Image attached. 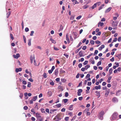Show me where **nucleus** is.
<instances>
[{
    "instance_id": "1",
    "label": "nucleus",
    "mask_w": 121,
    "mask_h": 121,
    "mask_svg": "<svg viewBox=\"0 0 121 121\" xmlns=\"http://www.w3.org/2000/svg\"><path fill=\"white\" fill-rule=\"evenodd\" d=\"M117 114L116 112H114L110 117L111 120H114L116 119L117 117Z\"/></svg>"
},
{
    "instance_id": "2",
    "label": "nucleus",
    "mask_w": 121,
    "mask_h": 121,
    "mask_svg": "<svg viewBox=\"0 0 121 121\" xmlns=\"http://www.w3.org/2000/svg\"><path fill=\"white\" fill-rule=\"evenodd\" d=\"M104 114V111H101L99 113V118L101 120H102L103 119V116Z\"/></svg>"
},
{
    "instance_id": "3",
    "label": "nucleus",
    "mask_w": 121,
    "mask_h": 121,
    "mask_svg": "<svg viewBox=\"0 0 121 121\" xmlns=\"http://www.w3.org/2000/svg\"><path fill=\"white\" fill-rule=\"evenodd\" d=\"M61 115L60 114H58L54 118V120L56 119H57L58 120H60L61 119V118H60Z\"/></svg>"
},
{
    "instance_id": "4",
    "label": "nucleus",
    "mask_w": 121,
    "mask_h": 121,
    "mask_svg": "<svg viewBox=\"0 0 121 121\" xmlns=\"http://www.w3.org/2000/svg\"><path fill=\"white\" fill-rule=\"evenodd\" d=\"M118 22H115L113 21L112 23V27L116 26H117Z\"/></svg>"
},
{
    "instance_id": "5",
    "label": "nucleus",
    "mask_w": 121,
    "mask_h": 121,
    "mask_svg": "<svg viewBox=\"0 0 121 121\" xmlns=\"http://www.w3.org/2000/svg\"><path fill=\"white\" fill-rule=\"evenodd\" d=\"M82 91V89H80L78 90V91L77 92V95L78 96H80L81 95V93Z\"/></svg>"
},
{
    "instance_id": "6",
    "label": "nucleus",
    "mask_w": 121,
    "mask_h": 121,
    "mask_svg": "<svg viewBox=\"0 0 121 121\" xmlns=\"http://www.w3.org/2000/svg\"><path fill=\"white\" fill-rule=\"evenodd\" d=\"M13 56L14 58L17 59L20 57V55L19 53H17L16 54V55H13Z\"/></svg>"
},
{
    "instance_id": "7",
    "label": "nucleus",
    "mask_w": 121,
    "mask_h": 121,
    "mask_svg": "<svg viewBox=\"0 0 121 121\" xmlns=\"http://www.w3.org/2000/svg\"><path fill=\"white\" fill-rule=\"evenodd\" d=\"M89 109H86L85 110H84V112H87V115H90V112H88V111H89Z\"/></svg>"
},
{
    "instance_id": "8",
    "label": "nucleus",
    "mask_w": 121,
    "mask_h": 121,
    "mask_svg": "<svg viewBox=\"0 0 121 121\" xmlns=\"http://www.w3.org/2000/svg\"><path fill=\"white\" fill-rule=\"evenodd\" d=\"M112 8L111 7H110L108 8L105 11V13H107L109 12L112 9Z\"/></svg>"
},
{
    "instance_id": "9",
    "label": "nucleus",
    "mask_w": 121,
    "mask_h": 121,
    "mask_svg": "<svg viewBox=\"0 0 121 121\" xmlns=\"http://www.w3.org/2000/svg\"><path fill=\"white\" fill-rule=\"evenodd\" d=\"M110 92L109 89H108L106 91V93L105 94V96L106 97L108 95Z\"/></svg>"
},
{
    "instance_id": "10",
    "label": "nucleus",
    "mask_w": 121,
    "mask_h": 121,
    "mask_svg": "<svg viewBox=\"0 0 121 121\" xmlns=\"http://www.w3.org/2000/svg\"><path fill=\"white\" fill-rule=\"evenodd\" d=\"M33 58L34 59H35V57L34 56L33 58L32 56H31L30 57V63L31 64H32L33 63Z\"/></svg>"
},
{
    "instance_id": "11",
    "label": "nucleus",
    "mask_w": 121,
    "mask_h": 121,
    "mask_svg": "<svg viewBox=\"0 0 121 121\" xmlns=\"http://www.w3.org/2000/svg\"><path fill=\"white\" fill-rule=\"evenodd\" d=\"M22 68H16V69L15 71L17 73L18 72H20L22 71Z\"/></svg>"
},
{
    "instance_id": "12",
    "label": "nucleus",
    "mask_w": 121,
    "mask_h": 121,
    "mask_svg": "<svg viewBox=\"0 0 121 121\" xmlns=\"http://www.w3.org/2000/svg\"><path fill=\"white\" fill-rule=\"evenodd\" d=\"M79 54L80 57L84 56L83 54V52L82 51H80L79 53Z\"/></svg>"
},
{
    "instance_id": "13",
    "label": "nucleus",
    "mask_w": 121,
    "mask_h": 121,
    "mask_svg": "<svg viewBox=\"0 0 121 121\" xmlns=\"http://www.w3.org/2000/svg\"><path fill=\"white\" fill-rule=\"evenodd\" d=\"M47 94L48 97H50L52 95V92L51 91H49L47 93Z\"/></svg>"
},
{
    "instance_id": "14",
    "label": "nucleus",
    "mask_w": 121,
    "mask_h": 121,
    "mask_svg": "<svg viewBox=\"0 0 121 121\" xmlns=\"http://www.w3.org/2000/svg\"><path fill=\"white\" fill-rule=\"evenodd\" d=\"M112 101L114 102H117L118 101L117 99L116 98H113Z\"/></svg>"
},
{
    "instance_id": "15",
    "label": "nucleus",
    "mask_w": 121,
    "mask_h": 121,
    "mask_svg": "<svg viewBox=\"0 0 121 121\" xmlns=\"http://www.w3.org/2000/svg\"><path fill=\"white\" fill-rule=\"evenodd\" d=\"M55 74L56 76L58 74V69H55L54 71Z\"/></svg>"
},
{
    "instance_id": "16",
    "label": "nucleus",
    "mask_w": 121,
    "mask_h": 121,
    "mask_svg": "<svg viewBox=\"0 0 121 121\" xmlns=\"http://www.w3.org/2000/svg\"><path fill=\"white\" fill-rule=\"evenodd\" d=\"M59 72L60 73H65V71L63 70V69H62L61 68L60 69Z\"/></svg>"
},
{
    "instance_id": "17",
    "label": "nucleus",
    "mask_w": 121,
    "mask_h": 121,
    "mask_svg": "<svg viewBox=\"0 0 121 121\" xmlns=\"http://www.w3.org/2000/svg\"><path fill=\"white\" fill-rule=\"evenodd\" d=\"M36 117L38 118H40L41 117L40 114L38 112L36 113Z\"/></svg>"
},
{
    "instance_id": "18",
    "label": "nucleus",
    "mask_w": 121,
    "mask_h": 121,
    "mask_svg": "<svg viewBox=\"0 0 121 121\" xmlns=\"http://www.w3.org/2000/svg\"><path fill=\"white\" fill-rule=\"evenodd\" d=\"M50 39V40L51 41L52 43H53L54 44H55L56 43V42L55 40L53 39L52 38H51Z\"/></svg>"
},
{
    "instance_id": "19",
    "label": "nucleus",
    "mask_w": 121,
    "mask_h": 121,
    "mask_svg": "<svg viewBox=\"0 0 121 121\" xmlns=\"http://www.w3.org/2000/svg\"><path fill=\"white\" fill-rule=\"evenodd\" d=\"M96 90H98L100 89H101V86L100 85H99L98 86H96L95 87Z\"/></svg>"
},
{
    "instance_id": "20",
    "label": "nucleus",
    "mask_w": 121,
    "mask_h": 121,
    "mask_svg": "<svg viewBox=\"0 0 121 121\" xmlns=\"http://www.w3.org/2000/svg\"><path fill=\"white\" fill-rule=\"evenodd\" d=\"M73 105H70V106L69 107V110H71V111L73 109Z\"/></svg>"
},
{
    "instance_id": "21",
    "label": "nucleus",
    "mask_w": 121,
    "mask_h": 121,
    "mask_svg": "<svg viewBox=\"0 0 121 121\" xmlns=\"http://www.w3.org/2000/svg\"><path fill=\"white\" fill-rule=\"evenodd\" d=\"M100 24V26H102L104 25V23L103 22H99L98 24V26L99 27V25Z\"/></svg>"
},
{
    "instance_id": "22",
    "label": "nucleus",
    "mask_w": 121,
    "mask_h": 121,
    "mask_svg": "<svg viewBox=\"0 0 121 121\" xmlns=\"http://www.w3.org/2000/svg\"><path fill=\"white\" fill-rule=\"evenodd\" d=\"M63 28L62 25H61L60 26V29L59 30V31L60 32L61 31H62L63 30Z\"/></svg>"
},
{
    "instance_id": "23",
    "label": "nucleus",
    "mask_w": 121,
    "mask_h": 121,
    "mask_svg": "<svg viewBox=\"0 0 121 121\" xmlns=\"http://www.w3.org/2000/svg\"><path fill=\"white\" fill-rule=\"evenodd\" d=\"M66 39L67 42L69 43V40L68 36L67 35H66Z\"/></svg>"
},
{
    "instance_id": "24",
    "label": "nucleus",
    "mask_w": 121,
    "mask_h": 121,
    "mask_svg": "<svg viewBox=\"0 0 121 121\" xmlns=\"http://www.w3.org/2000/svg\"><path fill=\"white\" fill-rule=\"evenodd\" d=\"M37 96H34L32 99L34 101H35L37 99Z\"/></svg>"
},
{
    "instance_id": "25",
    "label": "nucleus",
    "mask_w": 121,
    "mask_h": 121,
    "mask_svg": "<svg viewBox=\"0 0 121 121\" xmlns=\"http://www.w3.org/2000/svg\"><path fill=\"white\" fill-rule=\"evenodd\" d=\"M96 7V5L95 4L93 5L91 7H90V9H91V8L92 9H94Z\"/></svg>"
},
{
    "instance_id": "26",
    "label": "nucleus",
    "mask_w": 121,
    "mask_h": 121,
    "mask_svg": "<svg viewBox=\"0 0 121 121\" xmlns=\"http://www.w3.org/2000/svg\"><path fill=\"white\" fill-rule=\"evenodd\" d=\"M57 110V109H51L50 110V113H52L54 112Z\"/></svg>"
},
{
    "instance_id": "27",
    "label": "nucleus",
    "mask_w": 121,
    "mask_h": 121,
    "mask_svg": "<svg viewBox=\"0 0 121 121\" xmlns=\"http://www.w3.org/2000/svg\"><path fill=\"white\" fill-rule=\"evenodd\" d=\"M111 78H112V77L111 76H110L109 77V78H108L107 80V82L108 83H109L110 82V80H111Z\"/></svg>"
},
{
    "instance_id": "28",
    "label": "nucleus",
    "mask_w": 121,
    "mask_h": 121,
    "mask_svg": "<svg viewBox=\"0 0 121 121\" xmlns=\"http://www.w3.org/2000/svg\"><path fill=\"white\" fill-rule=\"evenodd\" d=\"M104 4H103L101 5V6L99 8V10H100L101 9L103 8V7L104 6Z\"/></svg>"
},
{
    "instance_id": "29",
    "label": "nucleus",
    "mask_w": 121,
    "mask_h": 121,
    "mask_svg": "<svg viewBox=\"0 0 121 121\" xmlns=\"http://www.w3.org/2000/svg\"><path fill=\"white\" fill-rule=\"evenodd\" d=\"M90 66L89 65H87L85 66V68L86 70H87L88 68H90Z\"/></svg>"
},
{
    "instance_id": "30",
    "label": "nucleus",
    "mask_w": 121,
    "mask_h": 121,
    "mask_svg": "<svg viewBox=\"0 0 121 121\" xmlns=\"http://www.w3.org/2000/svg\"><path fill=\"white\" fill-rule=\"evenodd\" d=\"M61 104H57L55 106H56V107H58V108H60L61 107Z\"/></svg>"
},
{
    "instance_id": "31",
    "label": "nucleus",
    "mask_w": 121,
    "mask_h": 121,
    "mask_svg": "<svg viewBox=\"0 0 121 121\" xmlns=\"http://www.w3.org/2000/svg\"><path fill=\"white\" fill-rule=\"evenodd\" d=\"M101 61H99L97 64V66H98L99 65H101Z\"/></svg>"
},
{
    "instance_id": "32",
    "label": "nucleus",
    "mask_w": 121,
    "mask_h": 121,
    "mask_svg": "<svg viewBox=\"0 0 121 121\" xmlns=\"http://www.w3.org/2000/svg\"><path fill=\"white\" fill-rule=\"evenodd\" d=\"M11 14V12L9 11V12L7 13V18H8L9 17V16Z\"/></svg>"
},
{
    "instance_id": "33",
    "label": "nucleus",
    "mask_w": 121,
    "mask_h": 121,
    "mask_svg": "<svg viewBox=\"0 0 121 121\" xmlns=\"http://www.w3.org/2000/svg\"><path fill=\"white\" fill-rule=\"evenodd\" d=\"M88 7V6L87 5H84L82 7V8L85 9L87 8Z\"/></svg>"
},
{
    "instance_id": "34",
    "label": "nucleus",
    "mask_w": 121,
    "mask_h": 121,
    "mask_svg": "<svg viewBox=\"0 0 121 121\" xmlns=\"http://www.w3.org/2000/svg\"><path fill=\"white\" fill-rule=\"evenodd\" d=\"M73 33L74 36H75V39L76 38L77 36V33L76 32H73Z\"/></svg>"
},
{
    "instance_id": "35",
    "label": "nucleus",
    "mask_w": 121,
    "mask_h": 121,
    "mask_svg": "<svg viewBox=\"0 0 121 121\" xmlns=\"http://www.w3.org/2000/svg\"><path fill=\"white\" fill-rule=\"evenodd\" d=\"M95 93L96 94H98V95H99V97L100 96V93L99 91H95Z\"/></svg>"
},
{
    "instance_id": "36",
    "label": "nucleus",
    "mask_w": 121,
    "mask_h": 121,
    "mask_svg": "<svg viewBox=\"0 0 121 121\" xmlns=\"http://www.w3.org/2000/svg\"><path fill=\"white\" fill-rule=\"evenodd\" d=\"M113 69L112 68H111L109 70V73L110 74H112V73Z\"/></svg>"
},
{
    "instance_id": "37",
    "label": "nucleus",
    "mask_w": 121,
    "mask_h": 121,
    "mask_svg": "<svg viewBox=\"0 0 121 121\" xmlns=\"http://www.w3.org/2000/svg\"><path fill=\"white\" fill-rule=\"evenodd\" d=\"M10 37L12 40H13L14 39V38L13 36V35L11 33L10 34Z\"/></svg>"
},
{
    "instance_id": "38",
    "label": "nucleus",
    "mask_w": 121,
    "mask_h": 121,
    "mask_svg": "<svg viewBox=\"0 0 121 121\" xmlns=\"http://www.w3.org/2000/svg\"><path fill=\"white\" fill-rule=\"evenodd\" d=\"M95 4L96 5H97L99 6L101 4V2H97L96 3H95Z\"/></svg>"
},
{
    "instance_id": "39",
    "label": "nucleus",
    "mask_w": 121,
    "mask_h": 121,
    "mask_svg": "<svg viewBox=\"0 0 121 121\" xmlns=\"http://www.w3.org/2000/svg\"><path fill=\"white\" fill-rule=\"evenodd\" d=\"M61 81L63 82H65L66 81V80L64 78H61Z\"/></svg>"
},
{
    "instance_id": "40",
    "label": "nucleus",
    "mask_w": 121,
    "mask_h": 121,
    "mask_svg": "<svg viewBox=\"0 0 121 121\" xmlns=\"http://www.w3.org/2000/svg\"><path fill=\"white\" fill-rule=\"evenodd\" d=\"M100 42L98 40H97L95 41V43L96 44H100Z\"/></svg>"
},
{
    "instance_id": "41",
    "label": "nucleus",
    "mask_w": 121,
    "mask_h": 121,
    "mask_svg": "<svg viewBox=\"0 0 121 121\" xmlns=\"http://www.w3.org/2000/svg\"><path fill=\"white\" fill-rule=\"evenodd\" d=\"M31 83L30 82H28V84L27 85V87L29 88H30L31 86Z\"/></svg>"
},
{
    "instance_id": "42",
    "label": "nucleus",
    "mask_w": 121,
    "mask_h": 121,
    "mask_svg": "<svg viewBox=\"0 0 121 121\" xmlns=\"http://www.w3.org/2000/svg\"><path fill=\"white\" fill-rule=\"evenodd\" d=\"M88 63L87 60H85V62L83 63V64L84 65H85L87 64Z\"/></svg>"
},
{
    "instance_id": "43",
    "label": "nucleus",
    "mask_w": 121,
    "mask_h": 121,
    "mask_svg": "<svg viewBox=\"0 0 121 121\" xmlns=\"http://www.w3.org/2000/svg\"><path fill=\"white\" fill-rule=\"evenodd\" d=\"M95 42V41L93 40H91L90 41L92 45L94 44Z\"/></svg>"
},
{
    "instance_id": "44",
    "label": "nucleus",
    "mask_w": 121,
    "mask_h": 121,
    "mask_svg": "<svg viewBox=\"0 0 121 121\" xmlns=\"http://www.w3.org/2000/svg\"><path fill=\"white\" fill-rule=\"evenodd\" d=\"M43 76L45 78H47V74L46 73H44L43 74Z\"/></svg>"
},
{
    "instance_id": "45",
    "label": "nucleus",
    "mask_w": 121,
    "mask_h": 121,
    "mask_svg": "<svg viewBox=\"0 0 121 121\" xmlns=\"http://www.w3.org/2000/svg\"><path fill=\"white\" fill-rule=\"evenodd\" d=\"M90 76V75L89 74H88L86 77L85 78L86 79L87 78H89Z\"/></svg>"
},
{
    "instance_id": "46",
    "label": "nucleus",
    "mask_w": 121,
    "mask_h": 121,
    "mask_svg": "<svg viewBox=\"0 0 121 121\" xmlns=\"http://www.w3.org/2000/svg\"><path fill=\"white\" fill-rule=\"evenodd\" d=\"M98 52V51L97 50H96L95 51V52H94V55L95 56L96 55V54H97V53Z\"/></svg>"
},
{
    "instance_id": "47",
    "label": "nucleus",
    "mask_w": 121,
    "mask_h": 121,
    "mask_svg": "<svg viewBox=\"0 0 121 121\" xmlns=\"http://www.w3.org/2000/svg\"><path fill=\"white\" fill-rule=\"evenodd\" d=\"M31 45V40L30 39L28 41V45L29 46H30Z\"/></svg>"
},
{
    "instance_id": "48",
    "label": "nucleus",
    "mask_w": 121,
    "mask_h": 121,
    "mask_svg": "<svg viewBox=\"0 0 121 121\" xmlns=\"http://www.w3.org/2000/svg\"><path fill=\"white\" fill-rule=\"evenodd\" d=\"M34 33V31H31L30 32V36H32L33 35V34Z\"/></svg>"
},
{
    "instance_id": "49",
    "label": "nucleus",
    "mask_w": 121,
    "mask_h": 121,
    "mask_svg": "<svg viewBox=\"0 0 121 121\" xmlns=\"http://www.w3.org/2000/svg\"><path fill=\"white\" fill-rule=\"evenodd\" d=\"M64 102L65 103H66L68 100V99H63Z\"/></svg>"
},
{
    "instance_id": "50",
    "label": "nucleus",
    "mask_w": 121,
    "mask_h": 121,
    "mask_svg": "<svg viewBox=\"0 0 121 121\" xmlns=\"http://www.w3.org/2000/svg\"><path fill=\"white\" fill-rule=\"evenodd\" d=\"M69 95V93L67 92H66L65 93V97H67Z\"/></svg>"
},
{
    "instance_id": "51",
    "label": "nucleus",
    "mask_w": 121,
    "mask_h": 121,
    "mask_svg": "<svg viewBox=\"0 0 121 121\" xmlns=\"http://www.w3.org/2000/svg\"><path fill=\"white\" fill-rule=\"evenodd\" d=\"M93 54L92 53H91V54L89 55H88L86 56L87 58H90V57Z\"/></svg>"
},
{
    "instance_id": "52",
    "label": "nucleus",
    "mask_w": 121,
    "mask_h": 121,
    "mask_svg": "<svg viewBox=\"0 0 121 121\" xmlns=\"http://www.w3.org/2000/svg\"><path fill=\"white\" fill-rule=\"evenodd\" d=\"M50 84L52 86H53L54 84V83L53 81L51 82L50 83Z\"/></svg>"
},
{
    "instance_id": "53",
    "label": "nucleus",
    "mask_w": 121,
    "mask_h": 121,
    "mask_svg": "<svg viewBox=\"0 0 121 121\" xmlns=\"http://www.w3.org/2000/svg\"><path fill=\"white\" fill-rule=\"evenodd\" d=\"M69 117H66L65 118V120L66 121H67L69 120Z\"/></svg>"
},
{
    "instance_id": "54",
    "label": "nucleus",
    "mask_w": 121,
    "mask_h": 121,
    "mask_svg": "<svg viewBox=\"0 0 121 121\" xmlns=\"http://www.w3.org/2000/svg\"><path fill=\"white\" fill-rule=\"evenodd\" d=\"M86 46H84L82 48V49L83 50H85L86 48Z\"/></svg>"
},
{
    "instance_id": "55",
    "label": "nucleus",
    "mask_w": 121,
    "mask_h": 121,
    "mask_svg": "<svg viewBox=\"0 0 121 121\" xmlns=\"http://www.w3.org/2000/svg\"><path fill=\"white\" fill-rule=\"evenodd\" d=\"M65 109L64 108H63L61 110V111L62 112H65Z\"/></svg>"
},
{
    "instance_id": "56",
    "label": "nucleus",
    "mask_w": 121,
    "mask_h": 121,
    "mask_svg": "<svg viewBox=\"0 0 121 121\" xmlns=\"http://www.w3.org/2000/svg\"><path fill=\"white\" fill-rule=\"evenodd\" d=\"M70 39L71 41H72L73 40V38L72 37V36L71 35H70Z\"/></svg>"
},
{
    "instance_id": "57",
    "label": "nucleus",
    "mask_w": 121,
    "mask_h": 121,
    "mask_svg": "<svg viewBox=\"0 0 121 121\" xmlns=\"http://www.w3.org/2000/svg\"><path fill=\"white\" fill-rule=\"evenodd\" d=\"M78 66L79 68H81L82 66V63H79L78 65Z\"/></svg>"
},
{
    "instance_id": "58",
    "label": "nucleus",
    "mask_w": 121,
    "mask_h": 121,
    "mask_svg": "<svg viewBox=\"0 0 121 121\" xmlns=\"http://www.w3.org/2000/svg\"><path fill=\"white\" fill-rule=\"evenodd\" d=\"M23 109L25 110H27L28 109V107L27 106H25L23 107Z\"/></svg>"
},
{
    "instance_id": "59",
    "label": "nucleus",
    "mask_w": 121,
    "mask_h": 121,
    "mask_svg": "<svg viewBox=\"0 0 121 121\" xmlns=\"http://www.w3.org/2000/svg\"><path fill=\"white\" fill-rule=\"evenodd\" d=\"M82 16L81 15L77 17L76 18V19L77 20L79 19Z\"/></svg>"
},
{
    "instance_id": "60",
    "label": "nucleus",
    "mask_w": 121,
    "mask_h": 121,
    "mask_svg": "<svg viewBox=\"0 0 121 121\" xmlns=\"http://www.w3.org/2000/svg\"><path fill=\"white\" fill-rule=\"evenodd\" d=\"M26 82L25 80L23 81L22 82V84L24 85H26Z\"/></svg>"
},
{
    "instance_id": "61",
    "label": "nucleus",
    "mask_w": 121,
    "mask_h": 121,
    "mask_svg": "<svg viewBox=\"0 0 121 121\" xmlns=\"http://www.w3.org/2000/svg\"><path fill=\"white\" fill-rule=\"evenodd\" d=\"M29 29L27 27H26L25 28V30L26 32H27L29 31Z\"/></svg>"
},
{
    "instance_id": "62",
    "label": "nucleus",
    "mask_w": 121,
    "mask_h": 121,
    "mask_svg": "<svg viewBox=\"0 0 121 121\" xmlns=\"http://www.w3.org/2000/svg\"><path fill=\"white\" fill-rule=\"evenodd\" d=\"M92 39L94 40H96L97 39V37L96 36H94L92 37Z\"/></svg>"
},
{
    "instance_id": "63",
    "label": "nucleus",
    "mask_w": 121,
    "mask_h": 121,
    "mask_svg": "<svg viewBox=\"0 0 121 121\" xmlns=\"http://www.w3.org/2000/svg\"><path fill=\"white\" fill-rule=\"evenodd\" d=\"M74 16H71L70 17V19L71 20H73L74 18Z\"/></svg>"
},
{
    "instance_id": "64",
    "label": "nucleus",
    "mask_w": 121,
    "mask_h": 121,
    "mask_svg": "<svg viewBox=\"0 0 121 121\" xmlns=\"http://www.w3.org/2000/svg\"><path fill=\"white\" fill-rule=\"evenodd\" d=\"M118 41L119 42H120L121 41V37H120L118 38Z\"/></svg>"
}]
</instances>
